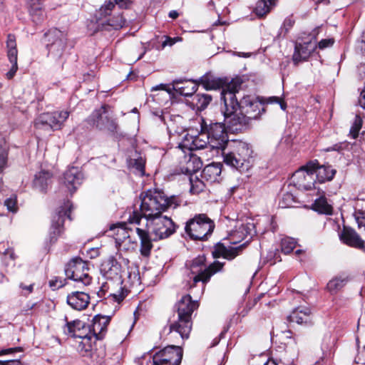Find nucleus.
I'll return each instance as SVG.
<instances>
[{"instance_id":"nucleus-1","label":"nucleus","mask_w":365,"mask_h":365,"mask_svg":"<svg viewBox=\"0 0 365 365\" xmlns=\"http://www.w3.org/2000/svg\"><path fill=\"white\" fill-rule=\"evenodd\" d=\"M241 83V81H233L222 95L225 105V121L230 129L236 131L241 130L264 111V102L259 98L246 96L238 101L236 93Z\"/></svg>"},{"instance_id":"nucleus-2","label":"nucleus","mask_w":365,"mask_h":365,"mask_svg":"<svg viewBox=\"0 0 365 365\" xmlns=\"http://www.w3.org/2000/svg\"><path fill=\"white\" fill-rule=\"evenodd\" d=\"M177 227L170 217L163 214L147 220L145 227H136V233L140 241L141 255L150 256L153 247L152 240L169 237L175 232Z\"/></svg>"},{"instance_id":"nucleus-3","label":"nucleus","mask_w":365,"mask_h":365,"mask_svg":"<svg viewBox=\"0 0 365 365\" xmlns=\"http://www.w3.org/2000/svg\"><path fill=\"white\" fill-rule=\"evenodd\" d=\"M140 212L134 211L129 217L130 223L140 224L142 218L146 220L163 214L169 207L178 205L175 196L168 197L162 191L149 190L140 195Z\"/></svg>"},{"instance_id":"nucleus-4","label":"nucleus","mask_w":365,"mask_h":365,"mask_svg":"<svg viewBox=\"0 0 365 365\" xmlns=\"http://www.w3.org/2000/svg\"><path fill=\"white\" fill-rule=\"evenodd\" d=\"M178 319L170 325V333L178 334L182 339L189 337L192 329L191 316L193 312L198 307L197 301L192 299L189 294L183 296L178 302Z\"/></svg>"},{"instance_id":"nucleus-5","label":"nucleus","mask_w":365,"mask_h":365,"mask_svg":"<svg viewBox=\"0 0 365 365\" xmlns=\"http://www.w3.org/2000/svg\"><path fill=\"white\" fill-rule=\"evenodd\" d=\"M190 276L192 282H190V287L196 285L197 282H202L203 284L207 282L211 276L220 271L222 265L219 262H215L210 266L205 265V257L204 255H199L192 259L189 264Z\"/></svg>"},{"instance_id":"nucleus-6","label":"nucleus","mask_w":365,"mask_h":365,"mask_svg":"<svg viewBox=\"0 0 365 365\" xmlns=\"http://www.w3.org/2000/svg\"><path fill=\"white\" fill-rule=\"evenodd\" d=\"M44 38L48 56L55 61L60 60L67 48V33L53 28L45 33Z\"/></svg>"},{"instance_id":"nucleus-7","label":"nucleus","mask_w":365,"mask_h":365,"mask_svg":"<svg viewBox=\"0 0 365 365\" xmlns=\"http://www.w3.org/2000/svg\"><path fill=\"white\" fill-rule=\"evenodd\" d=\"M215 224L205 214L196 215L187 222L186 233L195 240H205L213 232Z\"/></svg>"},{"instance_id":"nucleus-8","label":"nucleus","mask_w":365,"mask_h":365,"mask_svg":"<svg viewBox=\"0 0 365 365\" xmlns=\"http://www.w3.org/2000/svg\"><path fill=\"white\" fill-rule=\"evenodd\" d=\"M69 115L67 110L43 113L35 120L34 126L37 129L58 130L62 128Z\"/></svg>"},{"instance_id":"nucleus-9","label":"nucleus","mask_w":365,"mask_h":365,"mask_svg":"<svg viewBox=\"0 0 365 365\" xmlns=\"http://www.w3.org/2000/svg\"><path fill=\"white\" fill-rule=\"evenodd\" d=\"M108 108V106H102L100 108L95 110L86 121L100 130H106L114 134L118 133V125L116 120L109 115Z\"/></svg>"},{"instance_id":"nucleus-10","label":"nucleus","mask_w":365,"mask_h":365,"mask_svg":"<svg viewBox=\"0 0 365 365\" xmlns=\"http://www.w3.org/2000/svg\"><path fill=\"white\" fill-rule=\"evenodd\" d=\"M304 170L307 172V175H304V178L308 177L313 180L315 175L317 180L320 183L331 180L336 174V170L331 166L319 165L317 160L308 162L297 170V175L300 176L304 174Z\"/></svg>"},{"instance_id":"nucleus-11","label":"nucleus","mask_w":365,"mask_h":365,"mask_svg":"<svg viewBox=\"0 0 365 365\" xmlns=\"http://www.w3.org/2000/svg\"><path fill=\"white\" fill-rule=\"evenodd\" d=\"M88 268L85 261L75 258L67 264L65 274L67 278L86 286L91 284L92 278L88 273Z\"/></svg>"},{"instance_id":"nucleus-12","label":"nucleus","mask_w":365,"mask_h":365,"mask_svg":"<svg viewBox=\"0 0 365 365\" xmlns=\"http://www.w3.org/2000/svg\"><path fill=\"white\" fill-rule=\"evenodd\" d=\"M207 133L210 140V148L216 150H225L230 145L228 135L223 123H211L207 128Z\"/></svg>"},{"instance_id":"nucleus-13","label":"nucleus","mask_w":365,"mask_h":365,"mask_svg":"<svg viewBox=\"0 0 365 365\" xmlns=\"http://www.w3.org/2000/svg\"><path fill=\"white\" fill-rule=\"evenodd\" d=\"M71 208V203L67 201L65 202L64 206L61 207L58 212L53 216L50 230L51 241H56L57 237L61 234L65 217L67 216L68 218L71 219L70 212Z\"/></svg>"},{"instance_id":"nucleus-14","label":"nucleus","mask_w":365,"mask_h":365,"mask_svg":"<svg viewBox=\"0 0 365 365\" xmlns=\"http://www.w3.org/2000/svg\"><path fill=\"white\" fill-rule=\"evenodd\" d=\"M101 272L106 279L115 280L118 284L122 282L121 264L114 256L108 257L101 264Z\"/></svg>"},{"instance_id":"nucleus-15","label":"nucleus","mask_w":365,"mask_h":365,"mask_svg":"<svg viewBox=\"0 0 365 365\" xmlns=\"http://www.w3.org/2000/svg\"><path fill=\"white\" fill-rule=\"evenodd\" d=\"M182 358V351L178 346H168L153 356L157 361L180 365Z\"/></svg>"},{"instance_id":"nucleus-16","label":"nucleus","mask_w":365,"mask_h":365,"mask_svg":"<svg viewBox=\"0 0 365 365\" xmlns=\"http://www.w3.org/2000/svg\"><path fill=\"white\" fill-rule=\"evenodd\" d=\"M233 81H240L238 79H232L229 81L227 78H219L210 73H206L197 80V83L201 84L206 90H217L222 88L221 96L223 91L227 89L228 86Z\"/></svg>"},{"instance_id":"nucleus-17","label":"nucleus","mask_w":365,"mask_h":365,"mask_svg":"<svg viewBox=\"0 0 365 365\" xmlns=\"http://www.w3.org/2000/svg\"><path fill=\"white\" fill-rule=\"evenodd\" d=\"M204 126L202 125V130L197 135L187 134L183 140V146L190 150L203 149L210 147V140L207 131H204Z\"/></svg>"},{"instance_id":"nucleus-18","label":"nucleus","mask_w":365,"mask_h":365,"mask_svg":"<svg viewBox=\"0 0 365 365\" xmlns=\"http://www.w3.org/2000/svg\"><path fill=\"white\" fill-rule=\"evenodd\" d=\"M7 56L9 61L11 63L10 70L6 73V76L8 79H11L18 70L17 56L18 51L16 48V37L13 34H9L6 41Z\"/></svg>"},{"instance_id":"nucleus-19","label":"nucleus","mask_w":365,"mask_h":365,"mask_svg":"<svg viewBox=\"0 0 365 365\" xmlns=\"http://www.w3.org/2000/svg\"><path fill=\"white\" fill-rule=\"evenodd\" d=\"M110 317L108 316L96 315L89 326L92 335L97 340H102L107 333V327L110 323Z\"/></svg>"},{"instance_id":"nucleus-20","label":"nucleus","mask_w":365,"mask_h":365,"mask_svg":"<svg viewBox=\"0 0 365 365\" xmlns=\"http://www.w3.org/2000/svg\"><path fill=\"white\" fill-rule=\"evenodd\" d=\"M83 173L78 170V168H71L66 171L63 175V184L68 190L73 193L76 191L83 181Z\"/></svg>"},{"instance_id":"nucleus-21","label":"nucleus","mask_w":365,"mask_h":365,"mask_svg":"<svg viewBox=\"0 0 365 365\" xmlns=\"http://www.w3.org/2000/svg\"><path fill=\"white\" fill-rule=\"evenodd\" d=\"M198 88L197 81L176 79L173 82V89L181 96H191Z\"/></svg>"},{"instance_id":"nucleus-22","label":"nucleus","mask_w":365,"mask_h":365,"mask_svg":"<svg viewBox=\"0 0 365 365\" xmlns=\"http://www.w3.org/2000/svg\"><path fill=\"white\" fill-rule=\"evenodd\" d=\"M230 146L235 150L237 155L245 163L249 165V168L252 166L253 158V150L250 144L242 141H234Z\"/></svg>"},{"instance_id":"nucleus-23","label":"nucleus","mask_w":365,"mask_h":365,"mask_svg":"<svg viewBox=\"0 0 365 365\" xmlns=\"http://www.w3.org/2000/svg\"><path fill=\"white\" fill-rule=\"evenodd\" d=\"M341 241L350 247L361 248L364 245V241L361 239L356 232L350 227H344L339 234Z\"/></svg>"},{"instance_id":"nucleus-24","label":"nucleus","mask_w":365,"mask_h":365,"mask_svg":"<svg viewBox=\"0 0 365 365\" xmlns=\"http://www.w3.org/2000/svg\"><path fill=\"white\" fill-rule=\"evenodd\" d=\"M290 322L298 324H309L312 323V312L308 307L300 306L295 308L288 317Z\"/></svg>"},{"instance_id":"nucleus-25","label":"nucleus","mask_w":365,"mask_h":365,"mask_svg":"<svg viewBox=\"0 0 365 365\" xmlns=\"http://www.w3.org/2000/svg\"><path fill=\"white\" fill-rule=\"evenodd\" d=\"M43 1L44 0H26L29 14L32 21L36 24H41L46 17Z\"/></svg>"},{"instance_id":"nucleus-26","label":"nucleus","mask_w":365,"mask_h":365,"mask_svg":"<svg viewBox=\"0 0 365 365\" xmlns=\"http://www.w3.org/2000/svg\"><path fill=\"white\" fill-rule=\"evenodd\" d=\"M90 302V297L83 292H74L67 297V303L74 309L83 310L86 309Z\"/></svg>"},{"instance_id":"nucleus-27","label":"nucleus","mask_w":365,"mask_h":365,"mask_svg":"<svg viewBox=\"0 0 365 365\" xmlns=\"http://www.w3.org/2000/svg\"><path fill=\"white\" fill-rule=\"evenodd\" d=\"M317 46L312 45L311 41L302 43H297L294 48V52L292 56L293 61L295 64L306 61L314 51Z\"/></svg>"},{"instance_id":"nucleus-28","label":"nucleus","mask_w":365,"mask_h":365,"mask_svg":"<svg viewBox=\"0 0 365 365\" xmlns=\"http://www.w3.org/2000/svg\"><path fill=\"white\" fill-rule=\"evenodd\" d=\"M222 151L223 155V162L232 167L238 170L240 172H244L248 170L249 165L245 164L242 159L237 155L235 150L225 152V150Z\"/></svg>"},{"instance_id":"nucleus-29","label":"nucleus","mask_w":365,"mask_h":365,"mask_svg":"<svg viewBox=\"0 0 365 365\" xmlns=\"http://www.w3.org/2000/svg\"><path fill=\"white\" fill-rule=\"evenodd\" d=\"M222 164L212 163L205 166L202 172V179L208 183L219 182L221 179Z\"/></svg>"},{"instance_id":"nucleus-30","label":"nucleus","mask_w":365,"mask_h":365,"mask_svg":"<svg viewBox=\"0 0 365 365\" xmlns=\"http://www.w3.org/2000/svg\"><path fill=\"white\" fill-rule=\"evenodd\" d=\"M109 231L113 232L116 246L118 249H120L124 241L130 238V232H132V230L128 228L125 223H118L116 225H111Z\"/></svg>"},{"instance_id":"nucleus-31","label":"nucleus","mask_w":365,"mask_h":365,"mask_svg":"<svg viewBox=\"0 0 365 365\" xmlns=\"http://www.w3.org/2000/svg\"><path fill=\"white\" fill-rule=\"evenodd\" d=\"M123 281L118 284L115 280L112 279V288H110L106 296V299L120 303L128 294L127 289L122 287Z\"/></svg>"},{"instance_id":"nucleus-32","label":"nucleus","mask_w":365,"mask_h":365,"mask_svg":"<svg viewBox=\"0 0 365 365\" xmlns=\"http://www.w3.org/2000/svg\"><path fill=\"white\" fill-rule=\"evenodd\" d=\"M190 104L197 110H202L207 108L212 101V96L205 93H194L190 96Z\"/></svg>"},{"instance_id":"nucleus-33","label":"nucleus","mask_w":365,"mask_h":365,"mask_svg":"<svg viewBox=\"0 0 365 365\" xmlns=\"http://www.w3.org/2000/svg\"><path fill=\"white\" fill-rule=\"evenodd\" d=\"M312 209L321 214L331 215L333 212L332 205L324 195L315 200Z\"/></svg>"},{"instance_id":"nucleus-34","label":"nucleus","mask_w":365,"mask_h":365,"mask_svg":"<svg viewBox=\"0 0 365 365\" xmlns=\"http://www.w3.org/2000/svg\"><path fill=\"white\" fill-rule=\"evenodd\" d=\"M51 174L48 171H41L35 175L34 185L41 191H44L51 182Z\"/></svg>"},{"instance_id":"nucleus-35","label":"nucleus","mask_w":365,"mask_h":365,"mask_svg":"<svg viewBox=\"0 0 365 365\" xmlns=\"http://www.w3.org/2000/svg\"><path fill=\"white\" fill-rule=\"evenodd\" d=\"M274 5L275 4L268 2L266 0H259L256 4L254 12L257 16L263 17L271 11Z\"/></svg>"},{"instance_id":"nucleus-36","label":"nucleus","mask_w":365,"mask_h":365,"mask_svg":"<svg viewBox=\"0 0 365 365\" xmlns=\"http://www.w3.org/2000/svg\"><path fill=\"white\" fill-rule=\"evenodd\" d=\"M348 282V279L346 277H336L332 279H331L328 284H327V289L331 293H336L338 291H339L342 287H344V285Z\"/></svg>"},{"instance_id":"nucleus-37","label":"nucleus","mask_w":365,"mask_h":365,"mask_svg":"<svg viewBox=\"0 0 365 365\" xmlns=\"http://www.w3.org/2000/svg\"><path fill=\"white\" fill-rule=\"evenodd\" d=\"M128 163L130 166L135 168L141 175H144L145 160L136 151L135 155L130 158Z\"/></svg>"},{"instance_id":"nucleus-38","label":"nucleus","mask_w":365,"mask_h":365,"mask_svg":"<svg viewBox=\"0 0 365 365\" xmlns=\"http://www.w3.org/2000/svg\"><path fill=\"white\" fill-rule=\"evenodd\" d=\"M84 327V322L81 320H74L72 322H67L63 327V332L72 337L74 336V334L80 331L81 329Z\"/></svg>"},{"instance_id":"nucleus-39","label":"nucleus","mask_w":365,"mask_h":365,"mask_svg":"<svg viewBox=\"0 0 365 365\" xmlns=\"http://www.w3.org/2000/svg\"><path fill=\"white\" fill-rule=\"evenodd\" d=\"M240 247H226L223 245H220L217 248L219 255L227 259H232L238 255Z\"/></svg>"},{"instance_id":"nucleus-40","label":"nucleus","mask_w":365,"mask_h":365,"mask_svg":"<svg viewBox=\"0 0 365 365\" xmlns=\"http://www.w3.org/2000/svg\"><path fill=\"white\" fill-rule=\"evenodd\" d=\"M304 175H307V172L304 170V174H302L300 176L297 175V172L294 174V176L298 178L297 183L299 186L306 190H309L313 188H315V182L314 179L312 180L308 177L304 178Z\"/></svg>"},{"instance_id":"nucleus-41","label":"nucleus","mask_w":365,"mask_h":365,"mask_svg":"<svg viewBox=\"0 0 365 365\" xmlns=\"http://www.w3.org/2000/svg\"><path fill=\"white\" fill-rule=\"evenodd\" d=\"M9 147L5 138L0 134V170L6 165Z\"/></svg>"},{"instance_id":"nucleus-42","label":"nucleus","mask_w":365,"mask_h":365,"mask_svg":"<svg viewBox=\"0 0 365 365\" xmlns=\"http://www.w3.org/2000/svg\"><path fill=\"white\" fill-rule=\"evenodd\" d=\"M297 242L289 237H284L281 241V250L284 254H289L295 248Z\"/></svg>"},{"instance_id":"nucleus-43","label":"nucleus","mask_w":365,"mask_h":365,"mask_svg":"<svg viewBox=\"0 0 365 365\" xmlns=\"http://www.w3.org/2000/svg\"><path fill=\"white\" fill-rule=\"evenodd\" d=\"M125 23V20L121 14L115 15L107 21V24L115 30L123 27Z\"/></svg>"},{"instance_id":"nucleus-44","label":"nucleus","mask_w":365,"mask_h":365,"mask_svg":"<svg viewBox=\"0 0 365 365\" xmlns=\"http://www.w3.org/2000/svg\"><path fill=\"white\" fill-rule=\"evenodd\" d=\"M358 229L362 235H365V212L356 210L354 213Z\"/></svg>"},{"instance_id":"nucleus-45","label":"nucleus","mask_w":365,"mask_h":365,"mask_svg":"<svg viewBox=\"0 0 365 365\" xmlns=\"http://www.w3.org/2000/svg\"><path fill=\"white\" fill-rule=\"evenodd\" d=\"M190 192L193 194H198L205 189V185L202 180H200L197 178H195V179L190 178Z\"/></svg>"},{"instance_id":"nucleus-46","label":"nucleus","mask_w":365,"mask_h":365,"mask_svg":"<svg viewBox=\"0 0 365 365\" xmlns=\"http://www.w3.org/2000/svg\"><path fill=\"white\" fill-rule=\"evenodd\" d=\"M363 120L359 115H356L350 128L349 134L352 138L355 139L358 137L359 133L361 128Z\"/></svg>"},{"instance_id":"nucleus-47","label":"nucleus","mask_w":365,"mask_h":365,"mask_svg":"<svg viewBox=\"0 0 365 365\" xmlns=\"http://www.w3.org/2000/svg\"><path fill=\"white\" fill-rule=\"evenodd\" d=\"M201 162L197 157H191L186 163V172L193 173L201 168Z\"/></svg>"},{"instance_id":"nucleus-48","label":"nucleus","mask_w":365,"mask_h":365,"mask_svg":"<svg viewBox=\"0 0 365 365\" xmlns=\"http://www.w3.org/2000/svg\"><path fill=\"white\" fill-rule=\"evenodd\" d=\"M74 338L80 339H88L91 340L93 336L92 335L91 331L89 326H86L84 323V327L81 329L77 333L74 334Z\"/></svg>"},{"instance_id":"nucleus-49","label":"nucleus","mask_w":365,"mask_h":365,"mask_svg":"<svg viewBox=\"0 0 365 365\" xmlns=\"http://www.w3.org/2000/svg\"><path fill=\"white\" fill-rule=\"evenodd\" d=\"M4 205L7 210L13 213H15L18 210L17 200L16 196H11L4 201Z\"/></svg>"},{"instance_id":"nucleus-50","label":"nucleus","mask_w":365,"mask_h":365,"mask_svg":"<svg viewBox=\"0 0 365 365\" xmlns=\"http://www.w3.org/2000/svg\"><path fill=\"white\" fill-rule=\"evenodd\" d=\"M111 286H112V279H106V281L104 283H103L99 291L98 292V296L100 298L106 299V296L108 294L109 289L112 288Z\"/></svg>"},{"instance_id":"nucleus-51","label":"nucleus","mask_w":365,"mask_h":365,"mask_svg":"<svg viewBox=\"0 0 365 365\" xmlns=\"http://www.w3.org/2000/svg\"><path fill=\"white\" fill-rule=\"evenodd\" d=\"M0 253L5 256L9 255L11 259H14L16 258L14 250L9 246L8 243L6 242L0 243Z\"/></svg>"},{"instance_id":"nucleus-52","label":"nucleus","mask_w":365,"mask_h":365,"mask_svg":"<svg viewBox=\"0 0 365 365\" xmlns=\"http://www.w3.org/2000/svg\"><path fill=\"white\" fill-rule=\"evenodd\" d=\"M114 6L115 4L111 1H108V3L105 4L100 9L101 15L104 16L109 15Z\"/></svg>"},{"instance_id":"nucleus-53","label":"nucleus","mask_w":365,"mask_h":365,"mask_svg":"<svg viewBox=\"0 0 365 365\" xmlns=\"http://www.w3.org/2000/svg\"><path fill=\"white\" fill-rule=\"evenodd\" d=\"M333 38H326L321 40L318 43V47L319 49H324L328 47H331L334 44Z\"/></svg>"},{"instance_id":"nucleus-54","label":"nucleus","mask_w":365,"mask_h":365,"mask_svg":"<svg viewBox=\"0 0 365 365\" xmlns=\"http://www.w3.org/2000/svg\"><path fill=\"white\" fill-rule=\"evenodd\" d=\"M359 103L360 106L365 110V83L360 93V96L359 98Z\"/></svg>"},{"instance_id":"nucleus-55","label":"nucleus","mask_w":365,"mask_h":365,"mask_svg":"<svg viewBox=\"0 0 365 365\" xmlns=\"http://www.w3.org/2000/svg\"><path fill=\"white\" fill-rule=\"evenodd\" d=\"M49 285L52 288H60L62 287L64 284L63 283L62 280H58V279H52L49 282Z\"/></svg>"},{"instance_id":"nucleus-56","label":"nucleus","mask_w":365,"mask_h":365,"mask_svg":"<svg viewBox=\"0 0 365 365\" xmlns=\"http://www.w3.org/2000/svg\"><path fill=\"white\" fill-rule=\"evenodd\" d=\"M294 24V21L291 18H287L284 21L283 27L286 29V31H288L293 26Z\"/></svg>"},{"instance_id":"nucleus-57","label":"nucleus","mask_w":365,"mask_h":365,"mask_svg":"<svg viewBox=\"0 0 365 365\" xmlns=\"http://www.w3.org/2000/svg\"><path fill=\"white\" fill-rule=\"evenodd\" d=\"M21 349L20 347L2 349L1 351H0V356L8 354H11L15 351H21Z\"/></svg>"},{"instance_id":"nucleus-58","label":"nucleus","mask_w":365,"mask_h":365,"mask_svg":"<svg viewBox=\"0 0 365 365\" xmlns=\"http://www.w3.org/2000/svg\"><path fill=\"white\" fill-rule=\"evenodd\" d=\"M115 2L120 8H127L131 4L130 0H115Z\"/></svg>"},{"instance_id":"nucleus-59","label":"nucleus","mask_w":365,"mask_h":365,"mask_svg":"<svg viewBox=\"0 0 365 365\" xmlns=\"http://www.w3.org/2000/svg\"><path fill=\"white\" fill-rule=\"evenodd\" d=\"M0 365H21V363L19 360H8V361H1Z\"/></svg>"},{"instance_id":"nucleus-60","label":"nucleus","mask_w":365,"mask_h":365,"mask_svg":"<svg viewBox=\"0 0 365 365\" xmlns=\"http://www.w3.org/2000/svg\"><path fill=\"white\" fill-rule=\"evenodd\" d=\"M292 200V195L291 194L287 193V194L284 195V196L282 197V200L280 202L281 207H284L288 206V205L284 202V200Z\"/></svg>"},{"instance_id":"nucleus-61","label":"nucleus","mask_w":365,"mask_h":365,"mask_svg":"<svg viewBox=\"0 0 365 365\" xmlns=\"http://www.w3.org/2000/svg\"><path fill=\"white\" fill-rule=\"evenodd\" d=\"M19 286L22 289L26 290L27 292V294L31 293L33 292V289H34L33 284H31L27 286V285L24 284L23 283H21Z\"/></svg>"},{"instance_id":"nucleus-62","label":"nucleus","mask_w":365,"mask_h":365,"mask_svg":"<svg viewBox=\"0 0 365 365\" xmlns=\"http://www.w3.org/2000/svg\"><path fill=\"white\" fill-rule=\"evenodd\" d=\"M264 104L266 103H277L279 102V98L278 97L272 96L267 98L265 101H263Z\"/></svg>"},{"instance_id":"nucleus-63","label":"nucleus","mask_w":365,"mask_h":365,"mask_svg":"<svg viewBox=\"0 0 365 365\" xmlns=\"http://www.w3.org/2000/svg\"><path fill=\"white\" fill-rule=\"evenodd\" d=\"M158 90H165V91H167L170 93V89H168L167 88V85L165 84H160V85H158V86H155L154 87L152 88L151 91H158Z\"/></svg>"},{"instance_id":"nucleus-64","label":"nucleus","mask_w":365,"mask_h":365,"mask_svg":"<svg viewBox=\"0 0 365 365\" xmlns=\"http://www.w3.org/2000/svg\"><path fill=\"white\" fill-rule=\"evenodd\" d=\"M168 16L173 19H175L179 16V14L175 10H172L169 12Z\"/></svg>"}]
</instances>
